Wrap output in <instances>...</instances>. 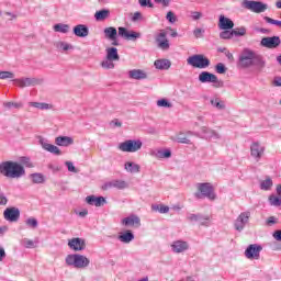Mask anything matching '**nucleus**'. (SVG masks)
Segmentation results:
<instances>
[{"instance_id": "nucleus-1", "label": "nucleus", "mask_w": 281, "mask_h": 281, "mask_svg": "<svg viewBox=\"0 0 281 281\" xmlns=\"http://www.w3.org/2000/svg\"><path fill=\"white\" fill-rule=\"evenodd\" d=\"M0 175L8 179H21L25 177V167L20 162L7 160L0 164Z\"/></svg>"}, {"instance_id": "nucleus-2", "label": "nucleus", "mask_w": 281, "mask_h": 281, "mask_svg": "<svg viewBox=\"0 0 281 281\" xmlns=\"http://www.w3.org/2000/svg\"><path fill=\"white\" fill-rule=\"evenodd\" d=\"M90 262L89 258L79 254L68 255L66 257V265L75 269H87Z\"/></svg>"}, {"instance_id": "nucleus-3", "label": "nucleus", "mask_w": 281, "mask_h": 281, "mask_svg": "<svg viewBox=\"0 0 281 281\" xmlns=\"http://www.w3.org/2000/svg\"><path fill=\"white\" fill-rule=\"evenodd\" d=\"M198 191L199 193H195V196L198 199H203L205 196L210 201H214L216 199V193H214V187L210 182L204 183H198Z\"/></svg>"}, {"instance_id": "nucleus-4", "label": "nucleus", "mask_w": 281, "mask_h": 281, "mask_svg": "<svg viewBox=\"0 0 281 281\" xmlns=\"http://www.w3.org/2000/svg\"><path fill=\"white\" fill-rule=\"evenodd\" d=\"M188 65L195 69H207L210 67V59L202 54L192 55L187 59Z\"/></svg>"}, {"instance_id": "nucleus-5", "label": "nucleus", "mask_w": 281, "mask_h": 281, "mask_svg": "<svg viewBox=\"0 0 281 281\" xmlns=\"http://www.w3.org/2000/svg\"><path fill=\"white\" fill-rule=\"evenodd\" d=\"M144 144L139 139H127L119 145V150L122 153H137L142 150Z\"/></svg>"}, {"instance_id": "nucleus-6", "label": "nucleus", "mask_w": 281, "mask_h": 281, "mask_svg": "<svg viewBox=\"0 0 281 281\" xmlns=\"http://www.w3.org/2000/svg\"><path fill=\"white\" fill-rule=\"evenodd\" d=\"M243 8L245 10H250V12H255L256 14H261V12H266L268 5L261 1L254 0H244L241 2Z\"/></svg>"}, {"instance_id": "nucleus-7", "label": "nucleus", "mask_w": 281, "mask_h": 281, "mask_svg": "<svg viewBox=\"0 0 281 281\" xmlns=\"http://www.w3.org/2000/svg\"><path fill=\"white\" fill-rule=\"evenodd\" d=\"M199 80L202 83L212 82L213 87H215V89H221L224 87V82L222 80H218V77L216 75L209 72V71H202L199 75Z\"/></svg>"}, {"instance_id": "nucleus-8", "label": "nucleus", "mask_w": 281, "mask_h": 281, "mask_svg": "<svg viewBox=\"0 0 281 281\" xmlns=\"http://www.w3.org/2000/svg\"><path fill=\"white\" fill-rule=\"evenodd\" d=\"M267 147L260 142H252L250 145V157H254L256 161H260L265 157V151Z\"/></svg>"}, {"instance_id": "nucleus-9", "label": "nucleus", "mask_w": 281, "mask_h": 281, "mask_svg": "<svg viewBox=\"0 0 281 281\" xmlns=\"http://www.w3.org/2000/svg\"><path fill=\"white\" fill-rule=\"evenodd\" d=\"M158 49L168 52L170 49V40H168V33L161 30L155 37Z\"/></svg>"}, {"instance_id": "nucleus-10", "label": "nucleus", "mask_w": 281, "mask_h": 281, "mask_svg": "<svg viewBox=\"0 0 281 281\" xmlns=\"http://www.w3.org/2000/svg\"><path fill=\"white\" fill-rule=\"evenodd\" d=\"M256 53L250 49H244L243 53L239 56V67L243 69H247L249 67H252L254 61V55Z\"/></svg>"}, {"instance_id": "nucleus-11", "label": "nucleus", "mask_w": 281, "mask_h": 281, "mask_svg": "<svg viewBox=\"0 0 281 281\" xmlns=\"http://www.w3.org/2000/svg\"><path fill=\"white\" fill-rule=\"evenodd\" d=\"M260 251H262V246L250 244L245 250V257L248 260H260Z\"/></svg>"}, {"instance_id": "nucleus-12", "label": "nucleus", "mask_w": 281, "mask_h": 281, "mask_svg": "<svg viewBox=\"0 0 281 281\" xmlns=\"http://www.w3.org/2000/svg\"><path fill=\"white\" fill-rule=\"evenodd\" d=\"M14 85L20 87V89H25V87H36L37 85L43 83V79L37 78H20L13 79Z\"/></svg>"}, {"instance_id": "nucleus-13", "label": "nucleus", "mask_w": 281, "mask_h": 281, "mask_svg": "<svg viewBox=\"0 0 281 281\" xmlns=\"http://www.w3.org/2000/svg\"><path fill=\"white\" fill-rule=\"evenodd\" d=\"M251 217V212L246 211L239 214V216L236 218L234 227L237 232H243L245 229V225L249 223V218Z\"/></svg>"}, {"instance_id": "nucleus-14", "label": "nucleus", "mask_w": 281, "mask_h": 281, "mask_svg": "<svg viewBox=\"0 0 281 281\" xmlns=\"http://www.w3.org/2000/svg\"><path fill=\"white\" fill-rule=\"evenodd\" d=\"M3 216L5 221H9L10 223H16L19 218H21V211L16 207H8L3 212Z\"/></svg>"}, {"instance_id": "nucleus-15", "label": "nucleus", "mask_w": 281, "mask_h": 281, "mask_svg": "<svg viewBox=\"0 0 281 281\" xmlns=\"http://www.w3.org/2000/svg\"><path fill=\"white\" fill-rule=\"evenodd\" d=\"M119 36H122V38H126V41H137V38L142 37V34L135 31H128L126 30V27L120 26Z\"/></svg>"}, {"instance_id": "nucleus-16", "label": "nucleus", "mask_w": 281, "mask_h": 281, "mask_svg": "<svg viewBox=\"0 0 281 281\" xmlns=\"http://www.w3.org/2000/svg\"><path fill=\"white\" fill-rule=\"evenodd\" d=\"M280 36L263 37L261 40V46L268 49H276V47H280Z\"/></svg>"}, {"instance_id": "nucleus-17", "label": "nucleus", "mask_w": 281, "mask_h": 281, "mask_svg": "<svg viewBox=\"0 0 281 281\" xmlns=\"http://www.w3.org/2000/svg\"><path fill=\"white\" fill-rule=\"evenodd\" d=\"M122 225L125 227H139L142 225V220L137 215H130L122 220Z\"/></svg>"}, {"instance_id": "nucleus-18", "label": "nucleus", "mask_w": 281, "mask_h": 281, "mask_svg": "<svg viewBox=\"0 0 281 281\" xmlns=\"http://www.w3.org/2000/svg\"><path fill=\"white\" fill-rule=\"evenodd\" d=\"M103 190H111V188H116V190H124L128 188V183L124 180H112L103 184Z\"/></svg>"}, {"instance_id": "nucleus-19", "label": "nucleus", "mask_w": 281, "mask_h": 281, "mask_svg": "<svg viewBox=\"0 0 281 281\" xmlns=\"http://www.w3.org/2000/svg\"><path fill=\"white\" fill-rule=\"evenodd\" d=\"M68 247H70L74 251H82L85 247H87V244L85 243V239L77 237L68 241Z\"/></svg>"}, {"instance_id": "nucleus-20", "label": "nucleus", "mask_w": 281, "mask_h": 281, "mask_svg": "<svg viewBox=\"0 0 281 281\" xmlns=\"http://www.w3.org/2000/svg\"><path fill=\"white\" fill-rule=\"evenodd\" d=\"M86 202L88 205H94L95 207H102L104 203H106V199L104 196H95V195H88L86 198Z\"/></svg>"}, {"instance_id": "nucleus-21", "label": "nucleus", "mask_w": 281, "mask_h": 281, "mask_svg": "<svg viewBox=\"0 0 281 281\" xmlns=\"http://www.w3.org/2000/svg\"><path fill=\"white\" fill-rule=\"evenodd\" d=\"M189 247L188 241L183 240H176L171 245V249L175 254H183V251H188Z\"/></svg>"}, {"instance_id": "nucleus-22", "label": "nucleus", "mask_w": 281, "mask_h": 281, "mask_svg": "<svg viewBox=\"0 0 281 281\" xmlns=\"http://www.w3.org/2000/svg\"><path fill=\"white\" fill-rule=\"evenodd\" d=\"M75 36L79 38H87L89 36V27L85 24H78L72 29Z\"/></svg>"}, {"instance_id": "nucleus-23", "label": "nucleus", "mask_w": 281, "mask_h": 281, "mask_svg": "<svg viewBox=\"0 0 281 281\" xmlns=\"http://www.w3.org/2000/svg\"><path fill=\"white\" fill-rule=\"evenodd\" d=\"M218 27L220 30H234V21L225 15H220Z\"/></svg>"}, {"instance_id": "nucleus-24", "label": "nucleus", "mask_w": 281, "mask_h": 281, "mask_svg": "<svg viewBox=\"0 0 281 281\" xmlns=\"http://www.w3.org/2000/svg\"><path fill=\"white\" fill-rule=\"evenodd\" d=\"M201 132L203 133L205 139H218L221 137V134H218V132L207 126L201 127Z\"/></svg>"}, {"instance_id": "nucleus-25", "label": "nucleus", "mask_w": 281, "mask_h": 281, "mask_svg": "<svg viewBox=\"0 0 281 281\" xmlns=\"http://www.w3.org/2000/svg\"><path fill=\"white\" fill-rule=\"evenodd\" d=\"M128 77L132 78V80H146L148 75L142 69H133L128 71Z\"/></svg>"}, {"instance_id": "nucleus-26", "label": "nucleus", "mask_w": 281, "mask_h": 281, "mask_svg": "<svg viewBox=\"0 0 281 281\" xmlns=\"http://www.w3.org/2000/svg\"><path fill=\"white\" fill-rule=\"evenodd\" d=\"M42 148L44 150H47V153H52L53 155H61L63 153L60 151V148H58L55 145H52L45 140H40Z\"/></svg>"}, {"instance_id": "nucleus-27", "label": "nucleus", "mask_w": 281, "mask_h": 281, "mask_svg": "<svg viewBox=\"0 0 281 281\" xmlns=\"http://www.w3.org/2000/svg\"><path fill=\"white\" fill-rule=\"evenodd\" d=\"M153 157H156V159H170V157H172V151H170V149H166V150H154L151 151Z\"/></svg>"}, {"instance_id": "nucleus-28", "label": "nucleus", "mask_w": 281, "mask_h": 281, "mask_svg": "<svg viewBox=\"0 0 281 281\" xmlns=\"http://www.w3.org/2000/svg\"><path fill=\"white\" fill-rule=\"evenodd\" d=\"M266 65H267V61H265V58L261 55H258L255 53L252 57V67L265 69Z\"/></svg>"}, {"instance_id": "nucleus-29", "label": "nucleus", "mask_w": 281, "mask_h": 281, "mask_svg": "<svg viewBox=\"0 0 281 281\" xmlns=\"http://www.w3.org/2000/svg\"><path fill=\"white\" fill-rule=\"evenodd\" d=\"M55 144L57 146H71V144H74V138L69 136H58L55 139Z\"/></svg>"}, {"instance_id": "nucleus-30", "label": "nucleus", "mask_w": 281, "mask_h": 281, "mask_svg": "<svg viewBox=\"0 0 281 281\" xmlns=\"http://www.w3.org/2000/svg\"><path fill=\"white\" fill-rule=\"evenodd\" d=\"M103 34L108 41H115L117 38V29L113 26L105 27Z\"/></svg>"}, {"instance_id": "nucleus-31", "label": "nucleus", "mask_w": 281, "mask_h": 281, "mask_svg": "<svg viewBox=\"0 0 281 281\" xmlns=\"http://www.w3.org/2000/svg\"><path fill=\"white\" fill-rule=\"evenodd\" d=\"M111 16V10L109 9H102L94 13L95 21H106Z\"/></svg>"}, {"instance_id": "nucleus-32", "label": "nucleus", "mask_w": 281, "mask_h": 281, "mask_svg": "<svg viewBox=\"0 0 281 281\" xmlns=\"http://www.w3.org/2000/svg\"><path fill=\"white\" fill-rule=\"evenodd\" d=\"M108 60H120V54L117 53V48L108 47L105 49Z\"/></svg>"}, {"instance_id": "nucleus-33", "label": "nucleus", "mask_w": 281, "mask_h": 281, "mask_svg": "<svg viewBox=\"0 0 281 281\" xmlns=\"http://www.w3.org/2000/svg\"><path fill=\"white\" fill-rule=\"evenodd\" d=\"M171 139L173 142H178V144H192V142L186 136V133L183 132L176 134V136H172Z\"/></svg>"}, {"instance_id": "nucleus-34", "label": "nucleus", "mask_w": 281, "mask_h": 281, "mask_svg": "<svg viewBox=\"0 0 281 281\" xmlns=\"http://www.w3.org/2000/svg\"><path fill=\"white\" fill-rule=\"evenodd\" d=\"M154 65H155L156 69L164 70V69H170V66L172 64L168 59H158L154 63Z\"/></svg>"}, {"instance_id": "nucleus-35", "label": "nucleus", "mask_w": 281, "mask_h": 281, "mask_svg": "<svg viewBox=\"0 0 281 281\" xmlns=\"http://www.w3.org/2000/svg\"><path fill=\"white\" fill-rule=\"evenodd\" d=\"M54 32H59L60 34H68L70 26L69 24L58 23L53 26Z\"/></svg>"}, {"instance_id": "nucleus-36", "label": "nucleus", "mask_w": 281, "mask_h": 281, "mask_svg": "<svg viewBox=\"0 0 281 281\" xmlns=\"http://www.w3.org/2000/svg\"><path fill=\"white\" fill-rule=\"evenodd\" d=\"M134 239H135V235H133L131 231H127L124 234L119 236V240L125 244H128Z\"/></svg>"}, {"instance_id": "nucleus-37", "label": "nucleus", "mask_w": 281, "mask_h": 281, "mask_svg": "<svg viewBox=\"0 0 281 281\" xmlns=\"http://www.w3.org/2000/svg\"><path fill=\"white\" fill-rule=\"evenodd\" d=\"M125 170H127V172L137 173L139 172L140 167L135 162H125Z\"/></svg>"}, {"instance_id": "nucleus-38", "label": "nucleus", "mask_w": 281, "mask_h": 281, "mask_svg": "<svg viewBox=\"0 0 281 281\" xmlns=\"http://www.w3.org/2000/svg\"><path fill=\"white\" fill-rule=\"evenodd\" d=\"M211 104L215 109H218V111H223L225 109V102L221 101L218 98L211 99Z\"/></svg>"}, {"instance_id": "nucleus-39", "label": "nucleus", "mask_w": 281, "mask_h": 281, "mask_svg": "<svg viewBox=\"0 0 281 281\" xmlns=\"http://www.w3.org/2000/svg\"><path fill=\"white\" fill-rule=\"evenodd\" d=\"M56 47L59 49V52H69V49H74V46L67 42H57Z\"/></svg>"}, {"instance_id": "nucleus-40", "label": "nucleus", "mask_w": 281, "mask_h": 281, "mask_svg": "<svg viewBox=\"0 0 281 281\" xmlns=\"http://www.w3.org/2000/svg\"><path fill=\"white\" fill-rule=\"evenodd\" d=\"M220 38H222V41H231V38H234V31L224 30L220 33Z\"/></svg>"}, {"instance_id": "nucleus-41", "label": "nucleus", "mask_w": 281, "mask_h": 281, "mask_svg": "<svg viewBox=\"0 0 281 281\" xmlns=\"http://www.w3.org/2000/svg\"><path fill=\"white\" fill-rule=\"evenodd\" d=\"M29 106H33L34 109H40L41 111H47V109H49V104L41 103V102H30Z\"/></svg>"}, {"instance_id": "nucleus-42", "label": "nucleus", "mask_w": 281, "mask_h": 281, "mask_svg": "<svg viewBox=\"0 0 281 281\" xmlns=\"http://www.w3.org/2000/svg\"><path fill=\"white\" fill-rule=\"evenodd\" d=\"M20 164L23 168H34V162L29 157H21Z\"/></svg>"}, {"instance_id": "nucleus-43", "label": "nucleus", "mask_w": 281, "mask_h": 281, "mask_svg": "<svg viewBox=\"0 0 281 281\" xmlns=\"http://www.w3.org/2000/svg\"><path fill=\"white\" fill-rule=\"evenodd\" d=\"M269 203H270V205H273L274 207H280L281 198H278V195L272 194L269 196Z\"/></svg>"}, {"instance_id": "nucleus-44", "label": "nucleus", "mask_w": 281, "mask_h": 281, "mask_svg": "<svg viewBox=\"0 0 281 281\" xmlns=\"http://www.w3.org/2000/svg\"><path fill=\"white\" fill-rule=\"evenodd\" d=\"M273 187V181L270 178H267L260 183L261 190H271Z\"/></svg>"}, {"instance_id": "nucleus-45", "label": "nucleus", "mask_w": 281, "mask_h": 281, "mask_svg": "<svg viewBox=\"0 0 281 281\" xmlns=\"http://www.w3.org/2000/svg\"><path fill=\"white\" fill-rule=\"evenodd\" d=\"M113 59H104L102 63H101V67H103V69H115V64H113Z\"/></svg>"}, {"instance_id": "nucleus-46", "label": "nucleus", "mask_w": 281, "mask_h": 281, "mask_svg": "<svg viewBox=\"0 0 281 281\" xmlns=\"http://www.w3.org/2000/svg\"><path fill=\"white\" fill-rule=\"evenodd\" d=\"M245 34H247V29L245 26L233 30V36H245Z\"/></svg>"}, {"instance_id": "nucleus-47", "label": "nucleus", "mask_w": 281, "mask_h": 281, "mask_svg": "<svg viewBox=\"0 0 281 281\" xmlns=\"http://www.w3.org/2000/svg\"><path fill=\"white\" fill-rule=\"evenodd\" d=\"M31 179L33 183H43L45 181V178L41 173H32Z\"/></svg>"}, {"instance_id": "nucleus-48", "label": "nucleus", "mask_w": 281, "mask_h": 281, "mask_svg": "<svg viewBox=\"0 0 281 281\" xmlns=\"http://www.w3.org/2000/svg\"><path fill=\"white\" fill-rule=\"evenodd\" d=\"M157 106H162L165 109H172V103L168 99H160L157 101Z\"/></svg>"}, {"instance_id": "nucleus-49", "label": "nucleus", "mask_w": 281, "mask_h": 281, "mask_svg": "<svg viewBox=\"0 0 281 281\" xmlns=\"http://www.w3.org/2000/svg\"><path fill=\"white\" fill-rule=\"evenodd\" d=\"M21 244L26 248V249H34V247H36V245H34V240L24 238L21 240Z\"/></svg>"}, {"instance_id": "nucleus-50", "label": "nucleus", "mask_w": 281, "mask_h": 281, "mask_svg": "<svg viewBox=\"0 0 281 281\" xmlns=\"http://www.w3.org/2000/svg\"><path fill=\"white\" fill-rule=\"evenodd\" d=\"M14 78V72L12 71H0V80H8Z\"/></svg>"}, {"instance_id": "nucleus-51", "label": "nucleus", "mask_w": 281, "mask_h": 281, "mask_svg": "<svg viewBox=\"0 0 281 281\" xmlns=\"http://www.w3.org/2000/svg\"><path fill=\"white\" fill-rule=\"evenodd\" d=\"M215 70H216V74H226L227 67H225V64L218 63V64L215 66Z\"/></svg>"}, {"instance_id": "nucleus-52", "label": "nucleus", "mask_w": 281, "mask_h": 281, "mask_svg": "<svg viewBox=\"0 0 281 281\" xmlns=\"http://www.w3.org/2000/svg\"><path fill=\"white\" fill-rule=\"evenodd\" d=\"M3 106H5L7 109H12V106L14 109H21L23 106V103L4 102Z\"/></svg>"}, {"instance_id": "nucleus-53", "label": "nucleus", "mask_w": 281, "mask_h": 281, "mask_svg": "<svg viewBox=\"0 0 281 281\" xmlns=\"http://www.w3.org/2000/svg\"><path fill=\"white\" fill-rule=\"evenodd\" d=\"M187 221H190V223H199V221H201V215L189 214Z\"/></svg>"}, {"instance_id": "nucleus-54", "label": "nucleus", "mask_w": 281, "mask_h": 281, "mask_svg": "<svg viewBox=\"0 0 281 281\" xmlns=\"http://www.w3.org/2000/svg\"><path fill=\"white\" fill-rule=\"evenodd\" d=\"M26 225L34 229V228L38 227V221H36V218H34V217H31V218L26 220Z\"/></svg>"}, {"instance_id": "nucleus-55", "label": "nucleus", "mask_w": 281, "mask_h": 281, "mask_svg": "<svg viewBox=\"0 0 281 281\" xmlns=\"http://www.w3.org/2000/svg\"><path fill=\"white\" fill-rule=\"evenodd\" d=\"M263 19H265L266 23H270V25H278V27H281V21L273 20L269 16H265Z\"/></svg>"}, {"instance_id": "nucleus-56", "label": "nucleus", "mask_w": 281, "mask_h": 281, "mask_svg": "<svg viewBox=\"0 0 281 281\" xmlns=\"http://www.w3.org/2000/svg\"><path fill=\"white\" fill-rule=\"evenodd\" d=\"M166 19H167V21H169V23H177V15H175V12H172V11H169L167 13Z\"/></svg>"}, {"instance_id": "nucleus-57", "label": "nucleus", "mask_w": 281, "mask_h": 281, "mask_svg": "<svg viewBox=\"0 0 281 281\" xmlns=\"http://www.w3.org/2000/svg\"><path fill=\"white\" fill-rule=\"evenodd\" d=\"M138 3L142 8H154V4L150 0H138Z\"/></svg>"}, {"instance_id": "nucleus-58", "label": "nucleus", "mask_w": 281, "mask_h": 281, "mask_svg": "<svg viewBox=\"0 0 281 281\" xmlns=\"http://www.w3.org/2000/svg\"><path fill=\"white\" fill-rule=\"evenodd\" d=\"M65 164H66L67 169H68L69 172H78V169H76V167L74 166V162L66 161Z\"/></svg>"}, {"instance_id": "nucleus-59", "label": "nucleus", "mask_w": 281, "mask_h": 281, "mask_svg": "<svg viewBox=\"0 0 281 281\" xmlns=\"http://www.w3.org/2000/svg\"><path fill=\"white\" fill-rule=\"evenodd\" d=\"M191 16H192L193 21H199V19H201V16H203V13L199 12V11H193V12H191Z\"/></svg>"}, {"instance_id": "nucleus-60", "label": "nucleus", "mask_w": 281, "mask_h": 281, "mask_svg": "<svg viewBox=\"0 0 281 281\" xmlns=\"http://www.w3.org/2000/svg\"><path fill=\"white\" fill-rule=\"evenodd\" d=\"M193 35H194L195 38H202V37H203V30H201V29H195V30L193 31Z\"/></svg>"}, {"instance_id": "nucleus-61", "label": "nucleus", "mask_w": 281, "mask_h": 281, "mask_svg": "<svg viewBox=\"0 0 281 281\" xmlns=\"http://www.w3.org/2000/svg\"><path fill=\"white\" fill-rule=\"evenodd\" d=\"M0 205H8V198L0 191Z\"/></svg>"}, {"instance_id": "nucleus-62", "label": "nucleus", "mask_w": 281, "mask_h": 281, "mask_svg": "<svg viewBox=\"0 0 281 281\" xmlns=\"http://www.w3.org/2000/svg\"><path fill=\"white\" fill-rule=\"evenodd\" d=\"M272 236L274 240H278L279 243H281V229L276 231Z\"/></svg>"}, {"instance_id": "nucleus-63", "label": "nucleus", "mask_w": 281, "mask_h": 281, "mask_svg": "<svg viewBox=\"0 0 281 281\" xmlns=\"http://www.w3.org/2000/svg\"><path fill=\"white\" fill-rule=\"evenodd\" d=\"M139 19H142V13H139V12H135L134 13V15H133V18H132V21H139Z\"/></svg>"}, {"instance_id": "nucleus-64", "label": "nucleus", "mask_w": 281, "mask_h": 281, "mask_svg": "<svg viewBox=\"0 0 281 281\" xmlns=\"http://www.w3.org/2000/svg\"><path fill=\"white\" fill-rule=\"evenodd\" d=\"M274 87H281V77H276L273 80Z\"/></svg>"}]
</instances>
